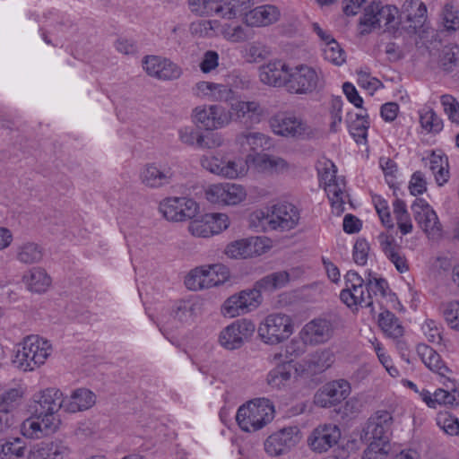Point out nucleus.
Returning <instances> with one entry per match:
<instances>
[{
    "mask_svg": "<svg viewBox=\"0 0 459 459\" xmlns=\"http://www.w3.org/2000/svg\"><path fill=\"white\" fill-rule=\"evenodd\" d=\"M442 313L448 325L459 331V301L443 304Z\"/></svg>",
    "mask_w": 459,
    "mask_h": 459,
    "instance_id": "5fc2aeb1",
    "label": "nucleus"
},
{
    "mask_svg": "<svg viewBox=\"0 0 459 459\" xmlns=\"http://www.w3.org/2000/svg\"><path fill=\"white\" fill-rule=\"evenodd\" d=\"M369 122L368 115L356 114V119L349 124V131L357 143H365L367 142L368 129Z\"/></svg>",
    "mask_w": 459,
    "mask_h": 459,
    "instance_id": "a18cd8bd",
    "label": "nucleus"
},
{
    "mask_svg": "<svg viewBox=\"0 0 459 459\" xmlns=\"http://www.w3.org/2000/svg\"><path fill=\"white\" fill-rule=\"evenodd\" d=\"M43 258L42 247L33 242L24 243L17 247L16 259L25 264L39 263Z\"/></svg>",
    "mask_w": 459,
    "mask_h": 459,
    "instance_id": "a19ab883",
    "label": "nucleus"
},
{
    "mask_svg": "<svg viewBox=\"0 0 459 459\" xmlns=\"http://www.w3.org/2000/svg\"><path fill=\"white\" fill-rule=\"evenodd\" d=\"M25 446L20 438L0 444V459H18L24 455Z\"/></svg>",
    "mask_w": 459,
    "mask_h": 459,
    "instance_id": "8fccbe9b",
    "label": "nucleus"
},
{
    "mask_svg": "<svg viewBox=\"0 0 459 459\" xmlns=\"http://www.w3.org/2000/svg\"><path fill=\"white\" fill-rule=\"evenodd\" d=\"M205 196L212 204L236 205L245 200L247 193L240 185L221 183L210 186L205 191Z\"/></svg>",
    "mask_w": 459,
    "mask_h": 459,
    "instance_id": "a211bd4d",
    "label": "nucleus"
},
{
    "mask_svg": "<svg viewBox=\"0 0 459 459\" xmlns=\"http://www.w3.org/2000/svg\"><path fill=\"white\" fill-rule=\"evenodd\" d=\"M323 52L325 59L336 65H341L345 62L344 51L341 48L340 45L335 39H333L327 43L325 46Z\"/></svg>",
    "mask_w": 459,
    "mask_h": 459,
    "instance_id": "603ef678",
    "label": "nucleus"
},
{
    "mask_svg": "<svg viewBox=\"0 0 459 459\" xmlns=\"http://www.w3.org/2000/svg\"><path fill=\"white\" fill-rule=\"evenodd\" d=\"M274 418V407L270 400L259 398L241 405L237 411L236 420L239 428L246 432H255Z\"/></svg>",
    "mask_w": 459,
    "mask_h": 459,
    "instance_id": "7ed1b4c3",
    "label": "nucleus"
},
{
    "mask_svg": "<svg viewBox=\"0 0 459 459\" xmlns=\"http://www.w3.org/2000/svg\"><path fill=\"white\" fill-rule=\"evenodd\" d=\"M272 55V49L261 41L247 44L242 50V57L250 64L261 63Z\"/></svg>",
    "mask_w": 459,
    "mask_h": 459,
    "instance_id": "4c0bfd02",
    "label": "nucleus"
},
{
    "mask_svg": "<svg viewBox=\"0 0 459 459\" xmlns=\"http://www.w3.org/2000/svg\"><path fill=\"white\" fill-rule=\"evenodd\" d=\"M420 122L422 128L429 133L437 134L443 129L442 119L429 108L420 112Z\"/></svg>",
    "mask_w": 459,
    "mask_h": 459,
    "instance_id": "49530a36",
    "label": "nucleus"
},
{
    "mask_svg": "<svg viewBox=\"0 0 459 459\" xmlns=\"http://www.w3.org/2000/svg\"><path fill=\"white\" fill-rule=\"evenodd\" d=\"M236 143L253 152L269 150L273 146L272 138L260 132H242L236 136Z\"/></svg>",
    "mask_w": 459,
    "mask_h": 459,
    "instance_id": "2f4dec72",
    "label": "nucleus"
},
{
    "mask_svg": "<svg viewBox=\"0 0 459 459\" xmlns=\"http://www.w3.org/2000/svg\"><path fill=\"white\" fill-rule=\"evenodd\" d=\"M333 362V352L329 349H320L310 353L303 360V368L308 374L317 375L331 368Z\"/></svg>",
    "mask_w": 459,
    "mask_h": 459,
    "instance_id": "bb28decb",
    "label": "nucleus"
},
{
    "mask_svg": "<svg viewBox=\"0 0 459 459\" xmlns=\"http://www.w3.org/2000/svg\"><path fill=\"white\" fill-rule=\"evenodd\" d=\"M290 67L281 60L270 61L260 67V80L263 83L273 87H284L287 90Z\"/></svg>",
    "mask_w": 459,
    "mask_h": 459,
    "instance_id": "b1692460",
    "label": "nucleus"
},
{
    "mask_svg": "<svg viewBox=\"0 0 459 459\" xmlns=\"http://www.w3.org/2000/svg\"><path fill=\"white\" fill-rule=\"evenodd\" d=\"M393 424V417L387 411H377L367 420L361 439L367 442H377L388 445L389 433Z\"/></svg>",
    "mask_w": 459,
    "mask_h": 459,
    "instance_id": "ddd939ff",
    "label": "nucleus"
},
{
    "mask_svg": "<svg viewBox=\"0 0 459 459\" xmlns=\"http://www.w3.org/2000/svg\"><path fill=\"white\" fill-rule=\"evenodd\" d=\"M388 445H382L377 442H371L364 451L361 459H386Z\"/></svg>",
    "mask_w": 459,
    "mask_h": 459,
    "instance_id": "e2e57ef3",
    "label": "nucleus"
},
{
    "mask_svg": "<svg viewBox=\"0 0 459 459\" xmlns=\"http://www.w3.org/2000/svg\"><path fill=\"white\" fill-rule=\"evenodd\" d=\"M192 119L206 130L212 131L227 126L231 120V116L221 105H203L193 109Z\"/></svg>",
    "mask_w": 459,
    "mask_h": 459,
    "instance_id": "dca6fc26",
    "label": "nucleus"
},
{
    "mask_svg": "<svg viewBox=\"0 0 459 459\" xmlns=\"http://www.w3.org/2000/svg\"><path fill=\"white\" fill-rule=\"evenodd\" d=\"M331 166L334 169L333 164H331ZM335 173V169H326L323 178L328 181L325 186V192L331 202L333 212L340 215L344 211L345 198L348 197V195L345 192V183L343 179H337Z\"/></svg>",
    "mask_w": 459,
    "mask_h": 459,
    "instance_id": "5701e85b",
    "label": "nucleus"
},
{
    "mask_svg": "<svg viewBox=\"0 0 459 459\" xmlns=\"http://www.w3.org/2000/svg\"><path fill=\"white\" fill-rule=\"evenodd\" d=\"M285 271L273 273L257 281L252 289H247L229 297L222 305V314L236 317L256 309L262 303V291H273L284 287L289 281Z\"/></svg>",
    "mask_w": 459,
    "mask_h": 459,
    "instance_id": "f03ea898",
    "label": "nucleus"
},
{
    "mask_svg": "<svg viewBox=\"0 0 459 459\" xmlns=\"http://www.w3.org/2000/svg\"><path fill=\"white\" fill-rule=\"evenodd\" d=\"M178 138L180 142L187 146L198 147V138L201 133L192 126H184L178 129Z\"/></svg>",
    "mask_w": 459,
    "mask_h": 459,
    "instance_id": "0e129e2a",
    "label": "nucleus"
},
{
    "mask_svg": "<svg viewBox=\"0 0 459 459\" xmlns=\"http://www.w3.org/2000/svg\"><path fill=\"white\" fill-rule=\"evenodd\" d=\"M34 360L28 351L23 350V345L21 342L16 345L12 362L17 368L24 372L33 371L40 367L39 365H32Z\"/></svg>",
    "mask_w": 459,
    "mask_h": 459,
    "instance_id": "09e8293b",
    "label": "nucleus"
},
{
    "mask_svg": "<svg viewBox=\"0 0 459 459\" xmlns=\"http://www.w3.org/2000/svg\"><path fill=\"white\" fill-rule=\"evenodd\" d=\"M294 325L291 317L282 313L268 315L259 325L257 333L266 344H279L293 333Z\"/></svg>",
    "mask_w": 459,
    "mask_h": 459,
    "instance_id": "39448f33",
    "label": "nucleus"
},
{
    "mask_svg": "<svg viewBox=\"0 0 459 459\" xmlns=\"http://www.w3.org/2000/svg\"><path fill=\"white\" fill-rule=\"evenodd\" d=\"M198 308V303L194 300H178L174 304L170 315L182 324H190L195 318Z\"/></svg>",
    "mask_w": 459,
    "mask_h": 459,
    "instance_id": "e433bc0d",
    "label": "nucleus"
},
{
    "mask_svg": "<svg viewBox=\"0 0 459 459\" xmlns=\"http://www.w3.org/2000/svg\"><path fill=\"white\" fill-rule=\"evenodd\" d=\"M340 299L349 307L358 305L365 307L373 306V297L366 290L364 280L351 270L345 275V288L341 291Z\"/></svg>",
    "mask_w": 459,
    "mask_h": 459,
    "instance_id": "1a4fd4ad",
    "label": "nucleus"
},
{
    "mask_svg": "<svg viewBox=\"0 0 459 459\" xmlns=\"http://www.w3.org/2000/svg\"><path fill=\"white\" fill-rule=\"evenodd\" d=\"M337 316L318 317L307 323L301 329L299 335L304 343L310 345L321 344L328 342L333 335L338 325Z\"/></svg>",
    "mask_w": 459,
    "mask_h": 459,
    "instance_id": "9d476101",
    "label": "nucleus"
},
{
    "mask_svg": "<svg viewBox=\"0 0 459 459\" xmlns=\"http://www.w3.org/2000/svg\"><path fill=\"white\" fill-rule=\"evenodd\" d=\"M414 220L430 237H437L441 232V224L437 215L422 198H417L411 205Z\"/></svg>",
    "mask_w": 459,
    "mask_h": 459,
    "instance_id": "412c9836",
    "label": "nucleus"
},
{
    "mask_svg": "<svg viewBox=\"0 0 459 459\" xmlns=\"http://www.w3.org/2000/svg\"><path fill=\"white\" fill-rule=\"evenodd\" d=\"M194 90L196 95H211L216 99H221V93L227 92L228 89L222 84H216L209 82H199Z\"/></svg>",
    "mask_w": 459,
    "mask_h": 459,
    "instance_id": "864d4df0",
    "label": "nucleus"
},
{
    "mask_svg": "<svg viewBox=\"0 0 459 459\" xmlns=\"http://www.w3.org/2000/svg\"><path fill=\"white\" fill-rule=\"evenodd\" d=\"M361 403L357 398H350L338 411L342 414V419H351L355 417L361 409Z\"/></svg>",
    "mask_w": 459,
    "mask_h": 459,
    "instance_id": "338daca9",
    "label": "nucleus"
},
{
    "mask_svg": "<svg viewBox=\"0 0 459 459\" xmlns=\"http://www.w3.org/2000/svg\"><path fill=\"white\" fill-rule=\"evenodd\" d=\"M440 66L446 72H452L459 65V46H445L440 54Z\"/></svg>",
    "mask_w": 459,
    "mask_h": 459,
    "instance_id": "de8ad7c7",
    "label": "nucleus"
},
{
    "mask_svg": "<svg viewBox=\"0 0 459 459\" xmlns=\"http://www.w3.org/2000/svg\"><path fill=\"white\" fill-rule=\"evenodd\" d=\"M254 167L261 172L281 173L289 169V163L282 158L266 153L248 155Z\"/></svg>",
    "mask_w": 459,
    "mask_h": 459,
    "instance_id": "c756f323",
    "label": "nucleus"
},
{
    "mask_svg": "<svg viewBox=\"0 0 459 459\" xmlns=\"http://www.w3.org/2000/svg\"><path fill=\"white\" fill-rule=\"evenodd\" d=\"M231 118L243 123L246 126L258 124L264 115V108L255 100H237L231 103Z\"/></svg>",
    "mask_w": 459,
    "mask_h": 459,
    "instance_id": "4be33fe9",
    "label": "nucleus"
},
{
    "mask_svg": "<svg viewBox=\"0 0 459 459\" xmlns=\"http://www.w3.org/2000/svg\"><path fill=\"white\" fill-rule=\"evenodd\" d=\"M369 245L364 238L356 241L353 247V259L357 264L364 265L367 263Z\"/></svg>",
    "mask_w": 459,
    "mask_h": 459,
    "instance_id": "774afa93",
    "label": "nucleus"
},
{
    "mask_svg": "<svg viewBox=\"0 0 459 459\" xmlns=\"http://www.w3.org/2000/svg\"><path fill=\"white\" fill-rule=\"evenodd\" d=\"M437 426L446 434L459 436V420L448 411H439L436 418Z\"/></svg>",
    "mask_w": 459,
    "mask_h": 459,
    "instance_id": "3c124183",
    "label": "nucleus"
},
{
    "mask_svg": "<svg viewBox=\"0 0 459 459\" xmlns=\"http://www.w3.org/2000/svg\"><path fill=\"white\" fill-rule=\"evenodd\" d=\"M255 331V324L248 319H240L225 327L220 333V344L230 351L241 348Z\"/></svg>",
    "mask_w": 459,
    "mask_h": 459,
    "instance_id": "2eb2a0df",
    "label": "nucleus"
},
{
    "mask_svg": "<svg viewBox=\"0 0 459 459\" xmlns=\"http://www.w3.org/2000/svg\"><path fill=\"white\" fill-rule=\"evenodd\" d=\"M35 454L39 459H66L69 449L61 441L42 442Z\"/></svg>",
    "mask_w": 459,
    "mask_h": 459,
    "instance_id": "c9c22d12",
    "label": "nucleus"
},
{
    "mask_svg": "<svg viewBox=\"0 0 459 459\" xmlns=\"http://www.w3.org/2000/svg\"><path fill=\"white\" fill-rule=\"evenodd\" d=\"M291 377V366L289 362L277 365L266 376V384L273 389L285 386Z\"/></svg>",
    "mask_w": 459,
    "mask_h": 459,
    "instance_id": "58836bf2",
    "label": "nucleus"
},
{
    "mask_svg": "<svg viewBox=\"0 0 459 459\" xmlns=\"http://www.w3.org/2000/svg\"><path fill=\"white\" fill-rule=\"evenodd\" d=\"M399 10L394 5H382L380 3H373L365 9L363 17L360 18V24L367 26L369 30H364L363 32H369L372 29L385 26L388 30L395 29L397 30V22Z\"/></svg>",
    "mask_w": 459,
    "mask_h": 459,
    "instance_id": "9b49d317",
    "label": "nucleus"
},
{
    "mask_svg": "<svg viewBox=\"0 0 459 459\" xmlns=\"http://www.w3.org/2000/svg\"><path fill=\"white\" fill-rule=\"evenodd\" d=\"M162 60L164 58L158 56H148L143 61V69L150 76L161 79Z\"/></svg>",
    "mask_w": 459,
    "mask_h": 459,
    "instance_id": "6e6d98bb",
    "label": "nucleus"
},
{
    "mask_svg": "<svg viewBox=\"0 0 459 459\" xmlns=\"http://www.w3.org/2000/svg\"><path fill=\"white\" fill-rule=\"evenodd\" d=\"M188 230L192 235L201 238H208L214 235L212 228L207 225L204 216L202 220H195L190 222Z\"/></svg>",
    "mask_w": 459,
    "mask_h": 459,
    "instance_id": "680f3d73",
    "label": "nucleus"
},
{
    "mask_svg": "<svg viewBox=\"0 0 459 459\" xmlns=\"http://www.w3.org/2000/svg\"><path fill=\"white\" fill-rule=\"evenodd\" d=\"M174 172L169 166H157L147 164L142 170L140 178L142 183L151 188H158L170 183Z\"/></svg>",
    "mask_w": 459,
    "mask_h": 459,
    "instance_id": "393cba45",
    "label": "nucleus"
},
{
    "mask_svg": "<svg viewBox=\"0 0 459 459\" xmlns=\"http://www.w3.org/2000/svg\"><path fill=\"white\" fill-rule=\"evenodd\" d=\"M223 143V137L219 133L210 132L205 134L201 133L198 138V147L204 149H212L221 146Z\"/></svg>",
    "mask_w": 459,
    "mask_h": 459,
    "instance_id": "052dcab7",
    "label": "nucleus"
},
{
    "mask_svg": "<svg viewBox=\"0 0 459 459\" xmlns=\"http://www.w3.org/2000/svg\"><path fill=\"white\" fill-rule=\"evenodd\" d=\"M219 65V54L214 50H207L204 53L199 65L203 73L208 74L215 70Z\"/></svg>",
    "mask_w": 459,
    "mask_h": 459,
    "instance_id": "69168bd1",
    "label": "nucleus"
},
{
    "mask_svg": "<svg viewBox=\"0 0 459 459\" xmlns=\"http://www.w3.org/2000/svg\"><path fill=\"white\" fill-rule=\"evenodd\" d=\"M23 396L22 387H13L4 391L0 394V411L13 414L19 407Z\"/></svg>",
    "mask_w": 459,
    "mask_h": 459,
    "instance_id": "79ce46f5",
    "label": "nucleus"
},
{
    "mask_svg": "<svg viewBox=\"0 0 459 459\" xmlns=\"http://www.w3.org/2000/svg\"><path fill=\"white\" fill-rule=\"evenodd\" d=\"M95 402L94 393L87 388H78L69 397L64 398V410L72 413L88 410Z\"/></svg>",
    "mask_w": 459,
    "mask_h": 459,
    "instance_id": "c85d7f7f",
    "label": "nucleus"
},
{
    "mask_svg": "<svg viewBox=\"0 0 459 459\" xmlns=\"http://www.w3.org/2000/svg\"><path fill=\"white\" fill-rule=\"evenodd\" d=\"M441 103L445 112L452 122L459 124V103L451 95H443Z\"/></svg>",
    "mask_w": 459,
    "mask_h": 459,
    "instance_id": "bf43d9fd",
    "label": "nucleus"
},
{
    "mask_svg": "<svg viewBox=\"0 0 459 459\" xmlns=\"http://www.w3.org/2000/svg\"><path fill=\"white\" fill-rule=\"evenodd\" d=\"M269 125L275 134L286 138L306 139L313 134L311 126L305 120L289 113L273 115Z\"/></svg>",
    "mask_w": 459,
    "mask_h": 459,
    "instance_id": "0eeeda50",
    "label": "nucleus"
},
{
    "mask_svg": "<svg viewBox=\"0 0 459 459\" xmlns=\"http://www.w3.org/2000/svg\"><path fill=\"white\" fill-rule=\"evenodd\" d=\"M252 5L253 0H228L223 4L221 11L218 14L229 20L243 15L246 19Z\"/></svg>",
    "mask_w": 459,
    "mask_h": 459,
    "instance_id": "ea45409f",
    "label": "nucleus"
},
{
    "mask_svg": "<svg viewBox=\"0 0 459 459\" xmlns=\"http://www.w3.org/2000/svg\"><path fill=\"white\" fill-rule=\"evenodd\" d=\"M378 324L381 329L392 338H399L403 334V327L398 318L388 310L379 315Z\"/></svg>",
    "mask_w": 459,
    "mask_h": 459,
    "instance_id": "37998d69",
    "label": "nucleus"
},
{
    "mask_svg": "<svg viewBox=\"0 0 459 459\" xmlns=\"http://www.w3.org/2000/svg\"><path fill=\"white\" fill-rule=\"evenodd\" d=\"M230 278V270L221 264L196 267L189 272L185 284L190 290H202L219 286Z\"/></svg>",
    "mask_w": 459,
    "mask_h": 459,
    "instance_id": "20e7f679",
    "label": "nucleus"
},
{
    "mask_svg": "<svg viewBox=\"0 0 459 459\" xmlns=\"http://www.w3.org/2000/svg\"><path fill=\"white\" fill-rule=\"evenodd\" d=\"M427 6L421 0H404L398 13L397 32L412 36L424 28Z\"/></svg>",
    "mask_w": 459,
    "mask_h": 459,
    "instance_id": "423d86ee",
    "label": "nucleus"
},
{
    "mask_svg": "<svg viewBox=\"0 0 459 459\" xmlns=\"http://www.w3.org/2000/svg\"><path fill=\"white\" fill-rule=\"evenodd\" d=\"M373 202L382 223L385 227L392 229L394 227V224L391 220V214L389 212L387 202L385 199L381 198L380 196L373 197Z\"/></svg>",
    "mask_w": 459,
    "mask_h": 459,
    "instance_id": "13d9d810",
    "label": "nucleus"
},
{
    "mask_svg": "<svg viewBox=\"0 0 459 459\" xmlns=\"http://www.w3.org/2000/svg\"><path fill=\"white\" fill-rule=\"evenodd\" d=\"M262 214V225L273 230H290L299 224L300 220L299 209L287 202L278 203L272 206L270 213Z\"/></svg>",
    "mask_w": 459,
    "mask_h": 459,
    "instance_id": "6e6552de",
    "label": "nucleus"
},
{
    "mask_svg": "<svg viewBox=\"0 0 459 459\" xmlns=\"http://www.w3.org/2000/svg\"><path fill=\"white\" fill-rule=\"evenodd\" d=\"M22 281L27 289L32 292H45L51 284V278L45 269L33 267L22 276Z\"/></svg>",
    "mask_w": 459,
    "mask_h": 459,
    "instance_id": "473e14b6",
    "label": "nucleus"
},
{
    "mask_svg": "<svg viewBox=\"0 0 459 459\" xmlns=\"http://www.w3.org/2000/svg\"><path fill=\"white\" fill-rule=\"evenodd\" d=\"M159 209L168 221H183L195 218L199 206L190 198L169 197L160 202Z\"/></svg>",
    "mask_w": 459,
    "mask_h": 459,
    "instance_id": "4468645a",
    "label": "nucleus"
},
{
    "mask_svg": "<svg viewBox=\"0 0 459 459\" xmlns=\"http://www.w3.org/2000/svg\"><path fill=\"white\" fill-rule=\"evenodd\" d=\"M321 86L317 72L311 66L299 65L290 67L287 91L294 94H307Z\"/></svg>",
    "mask_w": 459,
    "mask_h": 459,
    "instance_id": "f8f14e48",
    "label": "nucleus"
},
{
    "mask_svg": "<svg viewBox=\"0 0 459 459\" xmlns=\"http://www.w3.org/2000/svg\"><path fill=\"white\" fill-rule=\"evenodd\" d=\"M258 238L239 239L230 243L225 248V254L230 258H247L258 254L256 248Z\"/></svg>",
    "mask_w": 459,
    "mask_h": 459,
    "instance_id": "72a5a7b5",
    "label": "nucleus"
},
{
    "mask_svg": "<svg viewBox=\"0 0 459 459\" xmlns=\"http://www.w3.org/2000/svg\"><path fill=\"white\" fill-rule=\"evenodd\" d=\"M247 162H251V160H248V156L247 157V160H243L242 159L222 160L221 176L228 178L242 177L246 175L247 171Z\"/></svg>",
    "mask_w": 459,
    "mask_h": 459,
    "instance_id": "c03bdc74",
    "label": "nucleus"
},
{
    "mask_svg": "<svg viewBox=\"0 0 459 459\" xmlns=\"http://www.w3.org/2000/svg\"><path fill=\"white\" fill-rule=\"evenodd\" d=\"M299 429L290 426L269 436L264 441V450L271 456H278L287 453L300 439Z\"/></svg>",
    "mask_w": 459,
    "mask_h": 459,
    "instance_id": "f3484780",
    "label": "nucleus"
},
{
    "mask_svg": "<svg viewBox=\"0 0 459 459\" xmlns=\"http://www.w3.org/2000/svg\"><path fill=\"white\" fill-rule=\"evenodd\" d=\"M444 25L447 30L459 29V12L451 4H446L443 10Z\"/></svg>",
    "mask_w": 459,
    "mask_h": 459,
    "instance_id": "4d7b16f0",
    "label": "nucleus"
},
{
    "mask_svg": "<svg viewBox=\"0 0 459 459\" xmlns=\"http://www.w3.org/2000/svg\"><path fill=\"white\" fill-rule=\"evenodd\" d=\"M342 436L340 428L335 424H321L307 437L309 447L317 453H324L338 444Z\"/></svg>",
    "mask_w": 459,
    "mask_h": 459,
    "instance_id": "6ab92c4d",
    "label": "nucleus"
},
{
    "mask_svg": "<svg viewBox=\"0 0 459 459\" xmlns=\"http://www.w3.org/2000/svg\"><path fill=\"white\" fill-rule=\"evenodd\" d=\"M351 393V385L344 379L329 382L315 394V403L322 408H329L345 400Z\"/></svg>",
    "mask_w": 459,
    "mask_h": 459,
    "instance_id": "aec40b11",
    "label": "nucleus"
},
{
    "mask_svg": "<svg viewBox=\"0 0 459 459\" xmlns=\"http://www.w3.org/2000/svg\"><path fill=\"white\" fill-rule=\"evenodd\" d=\"M21 343L35 359L32 365H43L52 351L49 342L39 335H29Z\"/></svg>",
    "mask_w": 459,
    "mask_h": 459,
    "instance_id": "cd10ccee",
    "label": "nucleus"
},
{
    "mask_svg": "<svg viewBox=\"0 0 459 459\" xmlns=\"http://www.w3.org/2000/svg\"><path fill=\"white\" fill-rule=\"evenodd\" d=\"M378 241L382 251L386 257L394 264L396 270L403 273L409 270V264L402 252V247L395 242L393 236L381 233Z\"/></svg>",
    "mask_w": 459,
    "mask_h": 459,
    "instance_id": "a878e982",
    "label": "nucleus"
},
{
    "mask_svg": "<svg viewBox=\"0 0 459 459\" xmlns=\"http://www.w3.org/2000/svg\"><path fill=\"white\" fill-rule=\"evenodd\" d=\"M417 352L425 366L431 371L445 377L449 368L444 364L440 355L431 347L426 344H420L417 347Z\"/></svg>",
    "mask_w": 459,
    "mask_h": 459,
    "instance_id": "f704fd0d",
    "label": "nucleus"
},
{
    "mask_svg": "<svg viewBox=\"0 0 459 459\" xmlns=\"http://www.w3.org/2000/svg\"><path fill=\"white\" fill-rule=\"evenodd\" d=\"M280 18V12L273 5H262L248 12L246 22L249 26H269Z\"/></svg>",
    "mask_w": 459,
    "mask_h": 459,
    "instance_id": "7c9ffc66",
    "label": "nucleus"
},
{
    "mask_svg": "<svg viewBox=\"0 0 459 459\" xmlns=\"http://www.w3.org/2000/svg\"><path fill=\"white\" fill-rule=\"evenodd\" d=\"M32 415L22 424V433L29 438H41L55 433L61 420L57 412L64 409L63 393L47 388L34 395Z\"/></svg>",
    "mask_w": 459,
    "mask_h": 459,
    "instance_id": "f257e3e1",
    "label": "nucleus"
}]
</instances>
